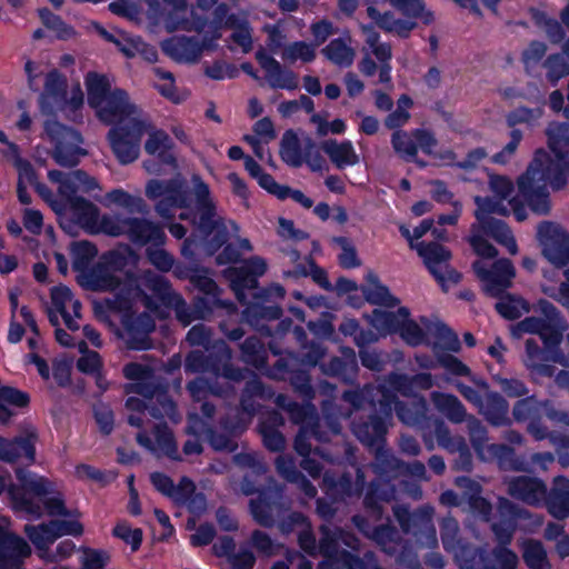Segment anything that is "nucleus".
<instances>
[{
    "label": "nucleus",
    "mask_w": 569,
    "mask_h": 569,
    "mask_svg": "<svg viewBox=\"0 0 569 569\" xmlns=\"http://www.w3.org/2000/svg\"><path fill=\"white\" fill-rule=\"evenodd\" d=\"M398 419L407 426H417L426 417V401L420 398L418 402L408 403L406 401L398 402L397 412Z\"/></svg>",
    "instance_id": "nucleus-52"
},
{
    "label": "nucleus",
    "mask_w": 569,
    "mask_h": 569,
    "mask_svg": "<svg viewBox=\"0 0 569 569\" xmlns=\"http://www.w3.org/2000/svg\"><path fill=\"white\" fill-rule=\"evenodd\" d=\"M545 407V399L528 395L518 399L511 410L512 420L517 423H526L527 432L537 441L546 440L548 436V427L543 423Z\"/></svg>",
    "instance_id": "nucleus-11"
},
{
    "label": "nucleus",
    "mask_w": 569,
    "mask_h": 569,
    "mask_svg": "<svg viewBox=\"0 0 569 569\" xmlns=\"http://www.w3.org/2000/svg\"><path fill=\"white\" fill-rule=\"evenodd\" d=\"M193 313H196V319L206 320L209 319L216 308H221L224 306L223 300L220 299V296H197L192 299Z\"/></svg>",
    "instance_id": "nucleus-61"
},
{
    "label": "nucleus",
    "mask_w": 569,
    "mask_h": 569,
    "mask_svg": "<svg viewBox=\"0 0 569 569\" xmlns=\"http://www.w3.org/2000/svg\"><path fill=\"white\" fill-rule=\"evenodd\" d=\"M390 4L409 19H420L426 26L433 22V12L426 9L423 0H389Z\"/></svg>",
    "instance_id": "nucleus-46"
},
{
    "label": "nucleus",
    "mask_w": 569,
    "mask_h": 569,
    "mask_svg": "<svg viewBox=\"0 0 569 569\" xmlns=\"http://www.w3.org/2000/svg\"><path fill=\"white\" fill-rule=\"evenodd\" d=\"M320 149L329 157L337 169L352 167L359 162V156L350 140L338 142L336 139H327L321 141Z\"/></svg>",
    "instance_id": "nucleus-29"
},
{
    "label": "nucleus",
    "mask_w": 569,
    "mask_h": 569,
    "mask_svg": "<svg viewBox=\"0 0 569 569\" xmlns=\"http://www.w3.org/2000/svg\"><path fill=\"white\" fill-rule=\"evenodd\" d=\"M126 237L137 247H162L167 236L162 226L147 218H126Z\"/></svg>",
    "instance_id": "nucleus-15"
},
{
    "label": "nucleus",
    "mask_w": 569,
    "mask_h": 569,
    "mask_svg": "<svg viewBox=\"0 0 569 569\" xmlns=\"http://www.w3.org/2000/svg\"><path fill=\"white\" fill-rule=\"evenodd\" d=\"M230 287L240 305L247 303V291L257 292L259 281L243 267L229 269Z\"/></svg>",
    "instance_id": "nucleus-37"
},
{
    "label": "nucleus",
    "mask_w": 569,
    "mask_h": 569,
    "mask_svg": "<svg viewBox=\"0 0 569 569\" xmlns=\"http://www.w3.org/2000/svg\"><path fill=\"white\" fill-rule=\"evenodd\" d=\"M268 377L288 381L303 401H312L316 396L309 370L302 368L295 358H279L268 369Z\"/></svg>",
    "instance_id": "nucleus-10"
},
{
    "label": "nucleus",
    "mask_w": 569,
    "mask_h": 569,
    "mask_svg": "<svg viewBox=\"0 0 569 569\" xmlns=\"http://www.w3.org/2000/svg\"><path fill=\"white\" fill-rule=\"evenodd\" d=\"M431 400L436 409L449 421L453 423H461L466 420V408L455 395L433 391L431 393Z\"/></svg>",
    "instance_id": "nucleus-35"
},
{
    "label": "nucleus",
    "mask_w": 569,
    "mask_h": 569,
    "mask_svg": "<svg viewBox=\"0 0 569 569\" xmlns=\"http://www.w3.org/2000/svg\"><path fill=\"white\" fill-rule=\"evenodd\" d=\"M88 102L92 108L101 107L112 92L108 78L103 74L89 72L86 78Z\"/></svg>",
    "instance_id": "nucleus-43"
},
{
    "label": "nucleus",
    "mask_w": 569,
    "mask_h": 569,
    "mask_svg": "<svg viewBox=\"0 0 569 569\" xmlns=\"http://www.w3.org/2000/svg\"><path fill=\"white\" fill-rule=\"evenodd\" d=\"M192 193L198 211L197 229L206 239V250L209 254L217 253L229 239V231L221 218H217L216 203L211 199L210 188L199 176L191 177Z\"/></svg>",
    "instance_id": "nucleus-3"
},
{
    "label": "nucleus",
    "mask_w": 569,
    "mask_h": 569,
    "mask_svg": "<svg viewBox=\"0 0 569 569\" xmlns=\"http://www.w3.org/2000/svg\"><path fill=\"white\" fill-rule=\"evenodd\" d=\"M98 254L97 246L88 240L71 242L70 256L72 259V269L80 273L79 283L89 290L88 273L92 267L91 262Z\"/></svg>",
    "instance_id": "nucleus-23"
},
{
    "label": "nucleus",
    "mask_w": 569,
    "mask_h": 569,
    "mask_svg": "<svg viewBox=\"0 0 569 569\" xmlns=\"http://www.w3.org/2000/svg\"><path fill=\"white\" fill-rule=\"evenodd\" d=\"M366 475L357 467L355 472L345 470L341 473L326 471L322 477V490L332 501H347L359 498L366 488Z\"/></svg>",
    "instance_id": "nucleus-8"
},
{
    "label": "nucleus",
    "mask_w": 569,
    "mask_h": 569,
    "mask_svg": "<svg viewBox=\"0 0 569 569\" xmlns=\"http://www.w3.org/2000/svg\"><path fill=\"white\" fill-rule=\"evenodd\" d=\"M533 19L538 26L543 27L546 34L551 43L558 44L565 41L566 32L562 22L555 18H549L546 13L535 10Z\"/></svg>",
    "instance_id": "nucleus-60"
},
{
    "label": "nucleus",
    "mask_w": 569,
    "mask_h": 569,
    "mask_svg": "<svg viewBox=\"0 0 569 569\" xmlns=\"http://www.w3.org/2000/svg\"><path fill=\"white\" fill-rule=\"evenodd\" d=\"M542 506L551 517L558 520H563L569 517V478L565 476H557L551 482L548 490L546 487V498H543Z\"/></svg>",
    "instance_id": "nucleus-21"
},
{
    "label": "nucleus",
    "mask_w": 569,
    "mask_h": 569,
    "mask_svg": "<svg viewBox=\"0 0 569 569\" xmlns=\"http://www.w3.org/2000/svg\"><path fill=\"white\" fill-rule=\"evenodd\" d=\"M231 349L223 342H220V355L218 358V369L213 371L216 378H224L231 382H241L252 375V371L246 368L236 367L231 363Z\"/></svg>",
    "instance_id": "nucleus-36"
},
{
    "label": "nucleus",
    "mask_w": 569,
    "mask_h": 569,
    "mask_svg": "<svg viewBox=\"0 0 569 569\" xmlns=\"http://www.w3.org/2000/svg\"><path fill=\"white\" fill-rule=\"evenodd\" d=\"M23 532L34 546L41 559L47 562H56V556L49 550L50 546L58 539L51 520L39 525H26Z\"/></svg>",
    "instance_id": "nucleus-24"
},
{
    "label": "nucleus",
    "mask_w": 569,
    "mask_h": 569,
    "mask_svg": "<svg viewBox=\"0 0 569 569\" xmlns=\"http://www.w3.org/2000/svg\"><path fill=\"white\" fill-rule=\"evenodd\" d=\"M68 81L58 69H52L46 74L44 88L39 97V106L42 113L51 116L57 110H63L68 106Z\"/></svg>",
    "instance_id": "nucleus-13"
},
{
    "label": "nucleus",
    "mask_w": 569,
    "mask_h": 569,
    "mask_svg": "<svg viewBox=\"0 0 569 569\" xmlns=\"http://www.w3.org/2000/svg\"><path fill=\"white\" fill-rule=\"evenodd\" d=\"M80 154H84L80 147L58 141L54 144L52 158L59 166L72 168L79 163Z\"/></svg>",
    "instance_id": "nucleus-55"
},
{
    "label": "nucleus",
    "mask_w": 569,
    "mask_h": 569,
    "mask_svg": "<svg viewBox=\"0 0 569 569\" xmlns=\"http://www.w3.org/2000/svg\"><path fill=\"white\" fill-rule=\"evenodd\" d=\"M286 297V289L279 283H271L251 293V300L244 303L242 320L263 336H271L270 321L280 319L283 309L279 301Z\"/></svg>",
    "instance_id": "nucleus-4"
},
{
    "label": "nucleus",
    "mask_w": 569,
    "mask_h": 569,
    "mask_svg": "<svg viewBox=\"0 0 569 569\" xmlns=\"http://www.w3.org/2000/svg\"><path fill=\"white\" fill-rule=\"evenodd\" d=\"M117 287L108 289L107 291H116L121 305L127 306L133 299H142L148 309H157V302L141 288L140 278L136 272L127 270L121 277L117 276Z\"/></svg>",
    "instance_id": "nucleus-22"
},
{
    "label": "nucleus",
    "mask_w": 569,
    "mask_h": 569,
    "mask_svg": "<svg viewBox=\"0 0 569 569\" xmlns=\"http://www.w3.org/2000/svg\"><path fill=\"white\" fill-rule=\"evenodd\" d=\"M365 280L367 283L362 284L360 289L363 299L370 305L395 308L400 303V300L390 292L389 288L381 283L376 272L368 271Z\"/></svg>",
    "instance_id": "nucleus-25"
},
{
    "label": "nucleus",
    "mask_w": 569,
    "mask_h": 569,
    "mask_svg": "<svg viewBox=\"0 0 569 569\" xmlns=\"http://www.w3.org/2000/svg\"><path fill=\"white\" fill-rule=\"evenodd\" d=\"M489 555L480 547L470 543L459 546L456 552V560L460 569H483V563Z\"/></svg>",
    "instance_id": "nucleus-47"
},
{
    "label": "nucleus",
    "mask_w": 569,
    "mask_h": 569,
    "mask_svg": "<svg viewBox=\"0 0 569 569\" xmlns=\"http://www.w3.org/2000/svg\"><path fill=\"white\" fill-rule=\"evenodd\" d=\"M303 153L305 144H301L297 133L292 129L286 130L280 141L281 160L292 168H299L303 164Z\"/></svg>",
    "instance_id": "nucleus-38"
},
{
    "label": "nucleus",
    "mask_w": 569,
    "mask_h": 569,
    "mask_svg": "<svg viewBox=\"0 0 569 569\" xmlns=\"http://www.w3.org/2000/svg\"><path fill=\"white\" fill-rule=\"evenodd\" d=\"M152 127L149 118L132 117L108 132L111 150L121 164L136 161L140 153L141 139Z\"/></svg>",
    "instance_id": "nucleus-5"
},
{
    "label": "nucleus",
    "mask_w": 569,
    "mask_h": 569,
    "mask_svg": "<svg viewBox=\"0 0 569 569\" xmlns=\"http://www.w3.org/2000/svg\"><path fill=\"white\" fill-rule=\"evenodd\" d=\"M322 54L339 67H350L353 62L355 51L343 39H332L323 49Z\"/></svg>",
    "instance_id": "nucleus-48"
},
{
    "label": "nucleus",
    "mask_w": 569,
    "mask_h": 569,
    "mask_svg": "<svg viewBox=\"0 0 569 569\" xmlns=\"http://www.w3.org/2000/svg\"><path fill=\"white\" fill-rule=\"evenodd\" d=\"M38 435L36 431H28L12 439L0 436V460L7 463H14L20 458H26L29 462L36 459V442Z\"/></svg>",
    "instance_id": "nucleus-18"
},
{
    "label": "nucleus",
    "mask_w": 569,
    "mask_h": 569,
    "mask_svg": "<svg viewBox=\"0 0 569 569\" xmlns=\"http://www.w3.org/2000/svg\"><path fill=\"white\" fill-rule=\"evenodd\" d=\"M132 257H134V253L128 246L103 253L101 261L93 266L88 273L89 290L107 291L117 287L116 272H122Z\"/></svg>",
    "instance_id": "nucleus-6"
},
{
    "label": "nucleus",
    "mask_w": 569,
    "mask_h": 569,
    "mask_svg": "<svg viewBox=\"0 0 569 569\" xmlns=\"http://www.w3.org/2000/svg\"><path fill=\"white\" fill-rule=\"evenodd\" d=\"M352 432L370 450L381 449L386 446L388 423L379 415L370 413L352 422Z\"/></svg>",
    "instance_id": "nucleus-17"
},
{
    "label": "nucleus",
    "mask_w": 569,
    "mask_h": 569,
    "mask_svg": "<svg viewBox=\"0 0 569 569\" xmlns=\"http://www.w3.org/2000/svg\"><path fill=\"white\" fill-rule=\"evenodd\" d=\"M69 210L74 221L82 228L93 230L99 221V208L88 199L80 197L73 198L69 204Z\"/></svg>",
    "instance_id": "nucleus-39"
},
{
    "label": "nucleus",
    "mask_w": 569,
    "mask_h": 569,
    "mask_svg": "<svg viewBox=\"0 0 569 569\" xmlns=\"http://www.w3.org/2000/svg\"><path fill=\"white\" fill-rule=\"evenodd\" d=\"M220 426L224 429L223 432H219L213 426L208 429V437L206 441L209 446L218 452H234L238 449V442L234 440L237 423L230 419L224 418L220 420Z\"/></svg>",
    "instance_id": "nucleus-34"
},
{
    "label": "nucleus",
    "mask_w": 569,
    "mask_h": 569,
    "mask_svg": "<svg viewBox=\"0 0 569 569\" xmlns=\"http://www.w3.org/2000/svg\"><path fill=\"white\" fill-rule=\"evenodd\" d=\"M220 355V342L211 351L191 350L184 359V371L187 373H211L218 369Z\"/></svg>",
    "instance_id": "nucleus-31"
},
{
    "label": "nucleus",
    "mask_w": 569,
    "mask_h": 569,
    "mask_svg": "<svg viewBox=\"0 0 569 569\" xmlns=\"http://www.w3.org/2000/svg\"><path fill=\"white\" fill-rule=\"evenodd\" d=\"M542 114L543 110L541 107L528 108L521 106L508 112L506 116V122L510 128L522 123L533 126L542 117Z\"/></svg>",
    "instance_id": "nucleus-59"
},
{
    "label": "nucleus",
    "mask_w": 569,
    "mask_h": 569,
    "mask_svg": "<svg viewBox=\"0 0 569 569\" xmlns=\"http://www.w3.org/2000/svg\"><path fill=\"white\" fill-rule=\"evenodd\" d=\"M256 60L266 72L269 86L273 89L293 91L298 88V76L291 69L283 67L278 60L269 54L264 48L256 51Z\"/></svg>",
    "instance_id": "nucleus-16"
},
{
    "label": "nucleus",
    "mask_w": 569,
    "mask_h": 569,
    "mask_svg": "<svg viewBox=\"0 0 569 569\" xmlns=\"http://www.w3.org/2000/svg\"><path fill=\"white\" fill-rule=\"evenodd\" d=\"M496 298L499 299L495 306L496 310L507 320H516L520 318L522 313L530 311L529 302L521 297L510 295L506 291V293Z\"/></svg>",
    "instance_id": "nucleus-44"
},
{
    "label": "nucleus",
    "mask_w": 569,
    "mask_h": 569,
    "mask_svg": "<svg viewBox=\"0 0 569 569\" xmlns=\"http://www.w3.org/2000/svg\"><path fill=\"white\" fill-rule=\"evenodd\" d=\"M110 562V555L103 549L87 547L81 558V569H106Z\"/></svg>",
    "instance_id": "nucleus-64"
},
{
    "label": "nucleus",
    "mask_w": 569,
    "mask_h": 569,
    "mask_svg": "<svg viewBox=\"0 0 569 569\" xmlns=\"http://www.w3.org/2000/svg\"><path fill=\"white\" fill-rule=\"evenodd\" d=\"M367 560L351 551L341 550L339 557L333 562L321 561L319 569H369L370 560Z\"/></svg>",
    "instance_id": "nucleus-53"
},
{
    "label": "nucleus",
    "mask_w": 569,
    "mask_h": 569,
    "mask_svg": "<svg viewBox=\"0 0 569 569\" xmlns=\"http://www.w3.org/2000/svg\"><path fill=\"white\" fill-rule=\"evenodd\" d=\"M522 559L529 569H551L547 550L540 540L528 539L522 543Z\"/></svg>",
    "instance_id": "nucleus-42"
},
{
    "label": "nucleus",
    "mask_w": 569,
    "mask_h": 569,
    "mask_svg": "<svg viewBox=\"0 0 569 569\" xmlns=\"http://www.w3.org/2000/svg\"><path fill=\"white\" fill-rule=\"evenodd\" d=\"M177 415V405L170 396L168 388L162 385L153 400L149 402V416L154 419H162L164 417L174 419Z\"/></svg>",
    "instance_id": "nucleus-45"
},
{
    "label": "nucleus",
    "mask_w": 569,
    "mask_h": 569,
    "mask_svg": "<svg viewBox=\"0 0 569 569\" xmlns=\"http://www.w3.org/2000/svg\"><path fill=\"white\" fill-rule=\"evenodd\" d=\"M546 134L553 158L545 149H538L527 170L518 178L516 196L509 199L517 221L528 218L527 206L537 214H548L550 197L548 183L553 190L567 184L569 177V124L552 121Z\"/></svg>",
    "instance_id": "nucleus-1"
},
{
    "label": "nucleus",
    "mask_w": 569,
    "mask_h": 569,
    "mask_svg": "<svg viewBox=\"0 0 569 569\" xmlns=\"http://www.w3.org/2000/svg\"><path fill=\"white\" fill-rule=\"evenodd\" d=\"M154 446L164 456L174 461H180L178 445L172 430L167 425H159L154 429Z\"/></svg>",
    "instance_id": "nucleus-51"
},
{
    "label": "nucleus",
    "mask_w": 569,
    "mask_h": 569,
    "mask_svg": "<svg viewBox=\"0 0 569 569\" xmlns=\"http://www.w3.org/2000/svg\"><path fill=\"white\" fill-rule=\"evenodd\" d=\"M546 487L545 481L537 477L517 476L509 481L508 493L516 500L539 507L546 498Z\"/></svg>",
    "instance_id": "nucleus-20"
},
{
    "label": "nucleus",
    "mask_w": 569,
    "mask_h": 569,
    "mask_svg": "<svg viewBox=\"0 0 569 569\" xmlns=\"http://www.w3.org/2000/svg\"><path fill=\"white\" fill-rule=\"evenodd\" d=\"M480 229L485 234L493 238L499 243L506 244L511 253L517 252V243L508 224L496 218L481 219Z\"/></svg>",
    "instance_id": "nucleus-40"
},
{
    "label": "nucleus",
    "mask_w": 569,
    "mask_h": 569,
    "mask_svg": "<svg viewBox=\"0 0 569 569\" xmlns=\"http://www.w3.org/2000/svg\"><path fill=\"white\" fill-rule=\"evenodd\" d=\"M373 450L376 457L371 467L376 478L367 485L362 505L370 517L382 520L386 511L383 505L396 498V486L392 480L406 476L407 462L385 447Z\"/></svg>",
    "instance_id": "nucleus-2"
},
{
    "label": "nucleus",
    "mask_w": 569,
    "mask_h": 569,
    "mask_svg": "<svg viewBox=\"0 0 569 569\" xmlns=\"http://www.w3.org/2000/svg\"><path fill=\"white\" fill-rule=\"evenodd\" d=\"M410 317L407 307H399L397 311L375 309L372 312V325L390 333H399L403 320Z\"/></svg>",
    "instance_id": "nucleus-41"
},
{
    "label": "nucleus",
    "mask_w": 569,
    "mask_h": 569,
    "mask_svg": "<svg viewBox=\"0 0 569 569\" xmlns=\"http://www.w3.org/2000/svg\"><path fill=\"white\" fill-rule=\"evenodd\" d=\"M31 555V548L20 536L10 531H0V562L17 565Z\"/></svg>",
    "instance_id": "nucleus-27"
},
{
    "label": "nucleus",
    "mask_w": 569,
    "mask_h": 569,
    "mask_svg": "<svg viewBox=\"0 0 569 569\" xmlns=\"http://www.w3.org/2000/svg\"><path fill=\"white\" fill-rule=\"evenodd\" d=\"M98 116L106 124H118L132 117L143 118L142 110L129 101L126 90L116 88L110 96L98 107Z\"/></svg>",
    "instance_id": "nucleus-12"
},
{
    "label": "nucleus",
    "mask_w": 569,
    "mask_h": 569,
    "mask_svg": "<svg viewBox=\"0 0 569 569\" xmlns=\"http://www.w3.org/2000/svg\"><path fill=\"white\" fill-rule=\"evenodd\" d=\"M417 251L436 281H442L441 268L451 259L450 250L438 242L431 241L418 243Z\"/></svg>",
    "instance_id": "nucleus-26"
},
{
    "label": "nucleus",
    "mask_w": 569,
    "mask_h": 569,
    "mask_svg": "<svg viewBox=\"0 0 569 569\" xmlns=\"http://www.w3.org/2000/svg\"><path fill=\"white\" fill-rule=\"evenodd\" d=\"M537 238L545 258L557 268L569 263V233L552 221H541L537 228Z\"/></svg>",
    "instance_id": "nucleus-9"
},
{
    "label": "nucleus",
    "mask_w": 569,
    "mask_h": 569,
    "mask_svg": "<svg viewBox=\"0 0 569 569\" xmlns=\"http://www.w3.org/2000/svg\"><path fill=\"white\" fill-rule=\"evenodd\" d=\"M472 270L482 286V291L488 297H500L512 286L516 269L508 258L495 260L490 266L481 260L472 262Z\"/></svg>",
    "instance_id": "nucleus-7"
},
{
    "label": "nucleus",
    "mask_w": 569,
    "mask_h": 569,
    "mask_svg": "<svg viewBox=\"0 0 569 569\" xmlns=\"http://www.w3.org/2000/svg\"><path fill=\"white\" fill-rule=\"evenodd\" d=\"M481 412L492 427L511 426L512 419L509 418V403L499 392H488L482 399Z\"/></svg>",
    "instance_id": "nucleus-28"
},
{
    "label": "nucleus",
    "mask_w": 569,
    "mask_h": 569,
    "mask_svg": "<svg viewBox=\"0 0 569 569\" xmlns=\"http://www.w3.org/2000/svg\"><path fill=\"white\" fill-rule=\"evenodd\" d=\"M121 323L126 332V343L130 350L142 351L151 348L149 335L154 330L156 322L149 313H124Z\"/></svg>",
    "instance_id": "nucleus-14"
},
{
    "label": "nucleus",
    "mask_w": 569,
    "mask_h": 569,
    "mask_svg": "<svg viewBox=\"0 0 569 569\" xmlns=\"http://www.w3.org/2000/svg\"><path fill=\"white\" fill-rule=\"evenodd\" d=\"M320 370L325 376L335 378L345 385L353 386L359 373L355 350L346 348L342 357L333 356L329 361L321 362Z\"/></svg>",
    "instance_id": "nucleus-19"
},
{
    "label": "nucleus",
    "mask_w": 569,
    "mask_h": 569,
    "mask_svg": "<svg viewBox=\"0 0 569 569\" xmlns=\"http://www.w3.org/2000/svg\"><path fill=\"white\" fill-rule=\"evenodd\" d=\"M251 376L252 377L246 381L240 397V406L247 412H254L253 398L262 397L264 393L263 382L253 373Z\"/></svg>",
    "instance_id": "nucleus-62"
},
{
    "label": "nucleus",
    "mask_w": 569,
    "mask_h": 569,
    "mask_svg": "<svg viewBox=\"0 0 569 569\" xmlns=\"http://www.w3.org/2000/svg\"><path fill=\"white\" fill-rule=\"evenodd\" d=\"M391 146L393 151L406 162H413L423 169L428 166L427 161L418 158L417 141L411 136V131L396 130L391 134Z\"/></svg>",
    "instance_id": "nucleus-33"
},
{
    "label": "nucleus",
    "mask_w": 569,
    "mask_h": 569,
    "mask_svg": "<svg viewBox=\"0 0 569 569\" xmlns=\"http://www.w3.org/2000/svg\"><path fill=\"white\" fill-rule=\"evenodd\" d=\"M239 359L257 370L268 372V351L262 340L256 336H249L238 343Z\"/></svg>",
    "instance_id": "nucleus-30"
},
{
    "label": "nucleus",
    "mask_w": 569,
    "mask_h": 569,
    "mask_svg": "<svg viewBox=\"0 0 569 569\" xmlns=\"http://www.w3.org/2000/svg\"><path fill=\"white\" fill-rule=\"evenodd\" d=\"M147 287L154 297L164 307H169L173 301L180 302V293L172 290L170 281L163 276L154 274L147 278Z\"/></svg>",
    "instance_id": "nucleus-50"
},
{
    "label": "nucleus",
    "mask_w": 569,
    "mask_h": 569,
    "mask_svg": "<svg viewBox=\"0 0 569 569\" xmlns=\"http://www.w3.org/2000/svg\"><path fill=\"white\" fill-rule=\"evenodd\" d=\"M439 343L433 345V353L437 358V363L445 368L450 375L456 377H467L471 373L470 368L465 365L459 358L445 351H438Z\"/></svg>",
    "instance_id": "nucleus-56"
},
{
    "label": "nucleus",
    "mask_w": 569,
    "mask_h": 569,
    "mask_svg": "<svg viewBox=\"0 0 569 569\" xmlns=\"http://www.w3.org/2000/svg\"><path fill=\"white\" fill-rule=\"evenodd\" d=\"M276 403L279 408L284 410L290 420L299 425V427L311 422L318 416V412L311 401H305L299 403L290 399L287 395L279 393L276 399Z\"/></svg>",
    "instance_id": "nucleus-32"
},
{
    "label": "nucleus",
    "mask_w": 569,
    "mask_h": 569,
    "mask_svg": "<svg viewBox=\"0 0 569 569\" xmlns=\"http://www.w3.org/2000/svg\"><path fill=\"white\" fill-rule=\"evenodd\" d=\"M547 69L546 77L552 86H557L559 80L569 76V62L561 53H552L543 62Z\"/></svg>",
    "instance_id": "nucleus-57"
},
{
    "label": "nucleus",
    "mask_w": 569,
    "mask_h": 569,
    "mask_svg": "<svg viewBox=\"0 0 569 569\" xmlns=\"http://www.w3.org/2000/svg\"><path fill=\"white\" fill-rule=\"evenodd\" d=\"M427 531H430L433 540L436 541V530L432 526V509L429 507H421L411 513L409 535L418 536L419 533Z\"/></svg>",
    "instance_id": "nucleus-58"
},
{
    "label": "nucleus",
    "mask_w": 569,
    "mask_h": 569,
    "mask_svg": "<svg viewBox=\"0 0 569 569\" xmlns=\"http://www.w3.org/2000/svg\"><path fill=\"white\" fill-rule=\"evenodd\" d=\"M282 58L291 62L300 59L301 61L309 63L316 58V49L312 43L301 40L295 41L284 49Z\"/></svg>",
    "instance_id": "nucleus-63"
},
{
    "label": "nucleus",
    "mask_w": 569,
    "mask_h": 569,
    "mask_svg": "<svg viewBox=\"0 0 569 569\" xmlns=\"http://www.w3.org/2000/svg\"><path fill=\"white\" fill-rule=\"evenodd\" d=\"M38 16L48 29L57 32L59 39L67 40L74 34L73 27L66 23L60 16L53 13L50 9H38Z\"/></svg>",
    "instance_id": "nucleus-54"
},
{
    "label": "nucleus",
    "mask_w": 569,
    "mask_h": 569,
    "mask_svg": "<svg viewBox=\"0 0 569 569\" xmlns=\"http://www.w3.org/2000/svg\"><path fill=\"white\" fill-rule=\"evenodd\" d=\"M229 29L233 32L230 39L237 43L243 53H249L252 50V28L246 18L231 17L229 20Z\"/></svg>",
    "instance_id": "nucleus-49"
}]
</instances>
